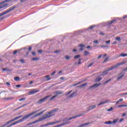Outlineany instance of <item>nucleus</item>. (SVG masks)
<instances>
[{
  "label": "nucleus",
  "mask_w": 127,
  "mask_h": 127,
  "mask_svg": "<svg viewBox=\"0 0 127 127\" xmlns=\"http://www.w3.org/2000/svg\"><path fill=\"white\" fill-rule=\"evenodd\" d=\"M125 63H126V62H123L120 63H118L115 65L112 66L107 68L106 70L102 72L101 74V76H105V75H107V74H108V73L109 72V71H112V70H114V69L117 68V67H119V66L123 65V64H125Z\"/></svg>",
  "instance_id": "1"
},
{
  "label": "nucleus",
  "mask_w": 127,
  "mask_h": 127,
  "mask_svg": "<svg viewBox=\"0 0 127 127\" xmlns=\"http://www.w3.org/2000/svg\"><path fill=\"white\" fill-rule=\"evenodd\" d=\"M17 6V5H14L13 6L8 8L5 11H4L1 13H0V16H3V15L7 14V13L10 12V11H12V10H14V9H15V8H16Z\"/></svg>",
  "instance_id": "2"
},
{
  "label": "nucleus",
  "mask_w": 127,
  "mask_h": 127,
  "mask_svg": "<svg viewBox=\"0 0 127 127\" xmlns=\"http://www.w3.org/2000/svg\"><path fill=\"white\" fill-rule=\"evenodd\" d=\"M40 111V110H38L37 111H34L27 115L24 116L22 119L23 120V121H26V120H28V119H29V117H31V116H33V115H34L35 114H37V113H38V112H39Z\"/></svg>",
  "instance_id": "3"
},
{
  "label": "nucleus",
  "mask_w": 127,
  "mask_h": 127,
  "mask_svg": "<svg viewBox=\"0 0 127 127\" xmlns=\"http://www.w3.org/2000/svg\"><path fill=\"white\" fill-rule=\"evenodd\" d=\"M51 95H48L46 96V97H44L43 98L39 100L37 103V104H42V103H44V102H45V101H46V100H48V99H49V98H50Z\"/></svg>",
  "instance_id": "4"
},
{
  "label": "nucleus",
  "mask_w": 127,
  "mask_h": 127,
  "mask_svg": "<svg viewBox=\"0 0 127 127\" xmlns=\"http://www.w3.org/2000/svg\"><path fill=\"white\" fill-rule=\"evenodd\" d=\"M22 122H24L23 118L10 124L7 127H12L13 126H15V125H17V124H19V123H22Z\"/></svg>",
  "instance_id": "5"
},
{
  "label": "nucleus",
  "mask_w": 127,
  "mask_h": 127,
  "mask_svg": "<svg viewBox=\"0 0 127 127\" xmlns=\"http://www.w3.org/2000/svg\"><path fill=\"white\" fill-rule=\"evenodd\" d=\"M5 7V8H7L8 7V4L5 3L4 1L0 3V8H3Z\"/></svg>",
  "instance_id": "6"
},
{
  "label": "nucleus",
  "mask_w": 127,
  "mask_h": 127,
  "mask_svg": "<svg viewBox=\"0 0 127 127\" xmlns=\"http://www.w3.org/2000/svg\"><path fill=\"white\" fill-rule=\"evenodd\" d=\"M118 122V119L114 120L113 122L108 121L104 122L105 125H113V124H116Z\"/></svg>",
  "instance_id": "7"
},
{
  "label": "nucleus",
  "mask_w": 127,
  "mask_h": 127,
  "mask_svg": "<svg viewBox=\"0 0 127 127\" xmlns=\"http://www.w3.org/2000/svg\"><path fill=\"white\" fill-rule=\"evenodd\" d=\"M84 114H79L77 115H75L74 116H72L71 117H69V120H74L75 119H77V118H79L80 117H82Z\"/></svg>",
  "instance_id": "8"
},
{
  "label": "nucleus",
  "mask_w": 127,
  "mask_h": 127,
  "mask_svg": "<svg viewBox=\"0 0 127 127\" xmlns=\"http://www.w3.org/2000/svg\"><path fill=\"white\" fill-rule=\"evenodd\" d=\"M53 115L48 116V114H45V115L43 116V117L41 118L42 121H44V120H46L48 119V118H51Z\"/></svg>",
  "instance_id": "9"
},
{
  "label": "nucleus",
  "mask_w": 127,
  "mask_h": 127,
  "mask_svg": "<svg viewBox=\"0 0 127 127\" xmlns=\"http://www.w3.org/2000/svg\"><path fill=\"white\" fill-rule=\"evenodd\" d=\"M38 92H39V90L34 89L33 91L29 92V95H33L36 94V93H38Z\"/></svg>",
  "instance_id": "10"
},
{
  "label": "nucleus",
  "mask_w": 127,
  "mask_h": 127,
  "mask_svg": "<svg viewBox=\"0 0 127 127\" xmlns=\"http://www.w3.org/2000/svg\"><path fill=\"white\" fill-rule=\"evenodd\" d=\"M95 108H96V105L90 106L87 108V112H90L91 110H94Z\"/></svg>",
  "instance_id": "11"
},
{
  "label": "nucleus",
  "mask_w": 127,
  "mask_h": 127,
  "mask_svg": "<svg viewBox=\"0 0 127 127\" xmlns=\"http://www.w3.org/2000/svg\"><path fill=\"white\" fill-rule=\"evenodd\" d=\"M101 85V83H95V84L90 86V89H92V88H97L99 87Z\"/></svg>",
  "instance_id": "12"
},
{
  "label": "nucleus",
  "mask_w": 127,
  "mask_h": 127,
  "mask_svg": "<svg viewBox=\"0 0 127 127\" xmlns=\"http://www.w3.org/2000/svg\"><path fill=\"white\" fill-rule=\"evenodd\" d=\"M109 101H106L105 102H101L99 104H98L97 106L98 107H100V106H102V105H105V104H107V103H109Z\"/></svg>",
  "instance_id": "13"
},
{
  "label": "nucleus",
  "mask_w": 127,
  "mask_h": 127,
  "mask_svg": "<svg viewBox=\"0 0 127 127\" xmlns=\"http://www.w3.org/2000/svg\"><path fill=\"white\" fill-rule=\"evenodd\" d=\"M75 95H76V93L75 92H73L71 94H70L69 96H68L67 98L68 99H70V98H74V97H75V96H76Z\"/></svg>",
  "instance_id": "14"
},
{
  "label": "nucleus",
  "mask_w": 127,
  "mask_h": 127,
  "mask_svg": "<svg viewBox=\"0 0 127 127\" xmlns=\"http://www.w3.org/2000/svg\"><path fill=\"white\" fill-rule=\"evenodd\" d=\"M63 91H62L61 90H58L55 92V94H56L57 95H61L63 94Z\"/></svg>",
  "instance_id": "15"
},
{
  "label": "nucleus",
  "mask_w": 127,
  "mask_h": 127,
  "mask_svg": "<svg viewBox=\"0 0 127 127\" xmlns=\"http://www.w3.org/2000/svg\"><path fill=\"white\" fill-rule=\"evenodd\" d=\"M87 85H88V83H83V84L78 86V88H82L83 87H85V86H87Z\"/></svg>",
  "instance_id": "16"
},
{
  "label": "nucleus",
  "mask_w": 127,
  "mask_h": 127,
  "mask_svg": "<svg viewBox=\"0 0 127 127\" xmlns=\"http://www.w3.org/2000/svg\"><path fill=\"white\" fill-rule=\"evenodd\" d=\"M127 54H121L119 56V57H127Z\"/></svg>",
  "instance_id": "17"
},
{
  "label": "nucleus",
  "mask_w": 127,
  "mask_h": 127,
  "mask_svg": "<svg viewBox=\"0 0 127 127\" xmlns=\"http://www.w3.org/2000/svg\"><path fill=\"white\" fill-rule=\"evenodd\" d=\"M89 54H90V53L87 51H85L83 52V55L84 56H87V55H89Z\"/></svg>",
  "instance_id": "18"
},
{
  "label": "nucleus",
  "mask_w": 127,
  "mask_h": 127,
  "mask_svg": "<svg viewBox=\"0 0 127 127\" xmlns=\"http://www.w3.org/2000/svg\"><path fill=\"white\" fill-rule=\"evenodd\" d=\"M9 124H10V121H9L7 122L5 124H4V125H2L0 127H5V126H7V125H8Z\"/></svg>",
  "instance_id": "19"
},
{
  "label": "nucleus",
  "mask_w": 127,
  "mask_h": 127,
  "mask_svg": "<svg viewBox=\"0 0 127 127\" xmlns=\"http://www.w3.org/2000/svg\"><path fill=\"white\" fill-rule=\"evenodd\" d=\"M116 20H117L116 19H114L112 20L111 21L108 22V24H109V25L112 24L114 23V22H115V21Z\"/></svg>",
  "instance_id": "20"
},
{
  "label": "nucleus",
  "mask_w": 127,
  "mask_h": 127,
  "mask_svg": "<svg viewBox=\"0 0 127 127\" xmlns=\"http://www.w3.org/2000/svg\"><path fill=\"white\" fill-rule=\"evenodd\" d=\"M16 120H18V116L15 117V118H14V119L10 120L9 121H10V123H12V122H14V121H16Z\"/></svg>",
  "instance_id": "21"
},
{
  "label": "nucleus",
  "mask_w": 127,
  "mask_h": 127,
  "mask_svg": "<svg viewBox=\"0 0 127 127\" xmlns=\"http://www.w3.org/2000/svg\"><path fill=\"white\" fill-rule=\"evenodd\" d=\"M88 125H89V123H84L82 125L78 126L77 127H85V126H88Z\"/></svg>",
  "instance_id": "22"
},
{
  "label": "nucleus",
  "mask_w": 127,
  "mask_h": 127,
  "mask_svg": "<svg viewBox=\"0 0 127 127\" xmlns=\"http://www.w3.org/2000/svg\"><path fill=\"white\" fill-rule=\"evenodd\" d=\"M2 70L3 71H6V72H10V71H11L10 69H9L8 68H2Z\"/></svg>",
  "instance_id": "23"
},
{
  "label": "nucleus",
  "mask_w": 127,
  "mask_h": 127,
  "mask_svg": "<svg viewBox=\"0 0 127 127\" xmlns=\"http://www.w3.org/2000/svg\"><path fill=\"white\" fill-rule=\"evenodd\" d=\"M14 81H16V82H18L19 81V77L18 76H15L14 77Z\"/></svg>",
  "instance_id": "24"
},
{
  "label": "nucleus",
  "mask_w": 127,
  "mask_h": 127,
  "mask_svg": "<svg viewBox=\"0 0 127 127\" xmlns=\"http://www.w3.org/2000/svg\"><path fill=\"white\" fill-rule=\"evenodd\" d=\"M39 122H42L41 118L35 121L34 122L35 124H37V123H39Z\"/></svg>",
  "instance_id": "25"
},
{
  "label": "nucleus",
  "mask_w": 127,
  "mask_h": 127,
  "mask_svg": "<svg viewBox=\"0 0 127 127\" xmlns=\"http://www.w3.org/2000/svg\"><path fill=\"white\" fill-rule=\"evenodd\" d=\"M80 57H81V55H77L76 56H74V59H78V58H80Z\"/></svg>",
  "instance_id": "26"
},
{
  "label": "nucleus",
  "mask_w": 127,
  "mask_h": 127,
  "mask_svg": "<svg viewBox=\"0 0 127 127\" xmlns=\"http://www.w3.org/2000/svg\"><path fill=\"white\" fill-rule=\"evenodd\" d=\"M102 78H99V77H97L95 79V82H100V81H101L102 80Z\"/></svg>",
  "instance_id": "27"
},
{
  "label": "nucleus",
  "mask_w": 127,
  "mask_h": 127,
  "mask_svg": "<svg viewBox=\"0 0 127 127\" xmlns=\"http://www.w3.org/2000/svg\"><path fill=\"white\" fill-rule=\"evenodd\" d=\"M7 17H8V16H5L2 17L1 18H0V21L1 20H3V19H5V18H7Z\"/></svg>",
  "instance_id": "28"
},
{
  "label": "nucleus",
  "mask_w": 127,
  "mask_h": 127,
  "mask_svg": "<svg viewBox=\"0 0 127 127\" xmlns=\"http://www.w3.org/2000/svg\"><path fill=\"white\" fill-rule=\"evenodd\" d=\"M39 60V59L38 58H33L32 59V61H38Z\"/></svg>",
  "instance_id": "29"
},
{
  "label": "nucleus",
  "mask_w": 127,
  "mask_h": 127,
  "mask_svg": "<svg viewBox=\"0 0 127 127\" xmlns=\"http://www.w3.org/2000/svg\"><path fill=\"white\" fill-rule=\"evenodd\" d=\"M99 47H102V48H108L109 47L106 45H99Z\"/></svg>",
  "instance_id": "30"
},
{
  "label": "nucleus",
  "mask_w": 127,
  "mask_h": 127,
  "mask_svg": "<svg viewBox=\"0 0 127 127\" xmlns=\"http://www.w3.org/2000/svg\"><path fill=\"white\" fill-rule=\"evenodd\" d=\"M125 76V73H123L121 76L117 78V81H119L120 79H122V77H124Z\"/></svg>",
  "instance_id": "31"
},
{
  "label": "nucleus",
  "mask_w": 127,
  "mask_h": 127,
  "mask_svg": "<svg viewBox=\"0 0 127 127\" xmlns=\"http://www.w3.org/2000/svg\"><path fill=\"white\" fill-rule=\"evenodd\" d=\"M52 111V112L53 113V114L54 113H55V112H57V111H58V108H56V109H53Z\"/></svg>",
  "instance_id": "32"
},
{
  "label": "nucleus",
  "mask_w": 127,
  "mask_h": 127,
  "mask_svg": "<svg viewBox=\"0 0 127 127\" xmlns=\"http://www.w3.org/2000/svg\"><path fill=\"white\" fill-rule=\"evenodd\" d=\"M94 64H95V63L93 62V63H91L90 64H89L88 65V68H90V67L93 66V65H94Z\"/></svg>",
  "instance_id": "33"
},
{
  "label": "nucleus",
  "mask_w": 127,
  "mask_h": 127,
  "mask_svg": "<svg viewBox=\"0 0 127 127\" xmlns=\"http://www.w3.org/2000/svg\"><path fill=\"white\" fill-rule=\"evenodd\" d=\"M46 78H47V81H50V80H51V78L49 77V75H46Z\"/></svg>",
  "instance_id": "34"
},
{
  "label": "nucleus",
  "mask_w": 127,
  "mask_h": 127,
  "mask_svg": "<svg viewBox=\"0 0 127 127\" xmlns=\"http://www.w3.org/2000/svg\"><path fill=\"white\" fill-rule=\"evenodd\" d=\"M57 123H58V122H54L52 123H49V126H50L51 125H54V124H56Z\"/></svg>",
  "instance_id": "35"
},
{
  "label": "nucleus",
  "mask_w": 127,
  "mask_h": 127,
  "mask_svg": "<svg viewBox=\"0 0 127 127\" xmlns=\"http://www.w3.org/2000/svg\"><path fill=\"white\" fill-rule=\"evenodd\" d=\"M111 81H112V79L110 78L109 80H107L106 81H105L104 84H107V83L111 82Z\"/></svg>",
  "instance_id": "36"
},
{
  "label": "nucleus",
  "mask_w": 127,
  "mask_h": 127,
  "mask_svg": "<svg viewBox=\"0 0 127 127\" xmlns=\"http://www.w3.org/2000/svg\"><path fill=\"white\" fill-rule=\"evenodd\" d=\"M20 50H15L13 52V55H15V54H16V53H17V52H19Z\"/></svg>",
  "instance_id": "37"
},
{
  "label": "nucleus",
  "mask_w": 127,
  "mask_h": 127,
  "mask_svg": "<svg viewBox=\"0 0 127 127\" xmlns=\"http://www.w3.org/2000/svg\"><path fill=\"white\" fill-rule=\"evenodd\" d=\"M26 98L24 97V98H21L19 100V102H21L22 101H24V100H26Z\"/></svg>",
  "instance_id": "38"
},
{
  "label": "nucleus",
  "mask_w": 127,
  "mask_h": 127,
  "mask_svg": "<svg viewBox=\"0 0 127 127\" xmlns=\"http://www.w3.org/2000/svg\"><path fill=\"white\" fill-rule=\"evenodd\" d=\"M65 58L66 60H69V59H70V58H71V57H69L68 56H65Z\"/></svg>",
  "instance_id": "39"
},
{
  "label": "nucleus",
  "mask_w": 127,
  "mask_h": 127,
  "mask_svg": "<svg viewBox=\"0 0 127 127\" xmlns=\"http://www.w3.org/2000/svg\"><path fill=\"white\" fill-rule=\"evenodd\" d=\"M57 97V95H55L54 96H53L52 98H50V101H52V100H53V99L56 98Z\"/></svg>",
  "instance_id": "40"
},
{
  "label": "nucleus",
  "mask_w": 127,
  "mask_h": 127,
  "mask_svg": "<svg viewBox=\"0 0 127 127\" xmlns=\"http://www.w3.org/2000/svg\"><path fill=\"white\" fill-rule=\"evenodd\" d=\"M95 26H96V25H95L91 26L90 27H89L88 28V29H92L94 28V27H95Z\"/></svg>",
  "instance_id": "41"
},
{
  "label": "nucleus",
  "mask_w": 127,
  "mask_h": 127,
  "mask_svg": "<svg viewBox=\"0 0 127 127\" xmlns=\"http://www.w3.org/2000/svg\"><path fill=\"white\" fill-rule=\"evenodd\" d=\"M38 116H40V113H38V114L35 115L33 118H32V119L36 118V117H38Z\"/></svg>",
  "instance_id": "42"
},
{
  "label": "nucleus",
  "mask_w": 127,
  "mask_h": 127,
  "mask_svg": "<svg viewBox=\"0 0 127 127\" xmlns=\"http://www.w3.org/2000/svg\"><path fill=\"white\" fill-rule=\"evenodd\" d=\"M116 40H118V41H119V42H121V37H118L116 38Z\"/></svg>",
  "instance_id": "43"
},
{
  "label": "nucleus",
  "mask_w": 127,
  "mask_h": 127,
  "mask_svg": "<svg viewBox=\"0 0 127 127\" xmlns=\"http://www.w3.org/2000/svg\"><path fill=\"white\" fill-rule=\"evenodd\" d=\"M93 43H95V44H99V41H98V40H94Z\"/></svg>",
  "instance_id": "44"
},
{
  "label": "nucleus",
  "mask_w": 127,
  "mask_h": 127,
  "mask_svg": "<svg viewBox=\"0 0 127 127\" xmlns=\"http://www.w3.org/2000/svg\"><path fill=\"white\" fill-rule=\"evenodd\" d=\"M19 62L22 63V64H24V63H25V61H24V60H22V59L20 60Z\"/></svg>",
  "instance_id": "45"
},
{
  "label": "nucleus",
  "mask_w": 127,
  "mask_h": 127,
  "mask_svg": "<svg viewBox=\"0 0 127 127\" xmlns=\"http://www.w3.org/2000/svg\"><path fill=\"white\" fill-rule=\"evenodd\" d=\"M85 45L83 44L78 45V47H85Z\"/></svg>",
  "instance_id": "46"
},
{
  "label": "nucleus",
  "mask_w": 127,
  "mask_h": 127,
  "mask_svg": "<svg viewBox=\"0 0 127 127\" xmlns=\"http://www.w3.org/2000/svg\"><path fill=\"white\" fill-rule=\"evenodd\" d=\"M108 60H109V58H106L105 60L103 62V63H105V62H107V61H108Z\"/></svg>",
  "instance_id": "47"
},
{
  "label": "nucleus",
  "mask_w": 127,
  "mask_h": 127,
  "mask_svg": "<svg viewBox=\"0 0 127 127\" xmlns=\"http://www.w3.org/2000/svg\"><path fill=\"white\" fill-rule=\"evenodd\" d=\"M113 107H111L110 109H109L107 110L108 112H111V111H113Z\"/></svg>",
  "instance_id": "48"
},
{
  "label": "nucleus",
  "mask_w": 127,
  "mask_h": 127,
  "mask_svg": "<svg viewBox=\"0 0 127 127\" xmlns=\"http://www.w3.org/2000/svg\"><path fill=\"white\" fill-rule=\"evenodd\" d=\"M34 122H31L30 124H28V126H31V125H34Z\"/></svg>",
  "instance_id": "49"
},
{
  "label": "nucleus",
  "mask_w": 127,
  "mask_h": 127,
  "mask_svg": "<svg viewBox=\"0 0 127 127\" xmlns=\"http://www.w3.org/2000/svg\"><path fill=\"white\" fill-rule=\"evenodd\" d=\"M64 121H71V119H70V118H66Z\"/></svg>",
  "instance_id": "50"
},
{
  "label": "nucleus",
  "mask_w": 127,
  "mask_h": 127,
  "mask_svg": "<svg viewBox=\"0 0 127 127\" xmlns=\"http://www.w3.org/2000/svg\"><path fill=\"white\" fill-rule=\"evenodd\" d=\"M87 49H91L92 48V47L91 46H88L86 47Z\"/></svg>",
  "instance_id": "51"
},
{
  "label": "nucleus",
  "mask_w": 127,
  "mask_h": 127,
  "mask_svg": "<svg viewBox=\"0 0 127 127\" xmlns=\"http://www.w3.org/2000/svg\"><path fill=\"white\" fill-rule=\"evenodd\" d=\"M45 111H46V110H44L43 111L41 112L40 113V115H42V114H43V113H44L45 112Z\"/></svg>",
  "instance_id": "52"
},
{
  "label": "nucleus",
  "mask_w": 127,
  "mask_h": 127,
  "mask_svg": "<svg viewBox=\"0 0 127 127\" xmlns=\"http://www.w3.org/2000/svg\"><path fill=\"white\" fill-rule=\"evenodd\" d=\"M45 111H46V110H44L43 111L41 112L40 113V115H42V114H43V113H44L45 112Z\"/></svg>",
  "instance_id": "53"
},
{
  "label": "nucleus",
  "mask_w": 127,
  "mask_h": 127,
  "mask_svg": "<svg viewBox=\"0 0 127 127\" xmlns=\"http://www.w3.org/2000/svg\"><path fill=\"white\" fill-rule=\"evenodd\" d=\"M12 0H5L4 1V2H8V1H11Z\"/></svg>",
  "instance_id": "54"
},
{
  "label": "nucleus",
  "mask_w": 127,
  "mask_h": 127,
  "mask_svg": "<svg viewBox=\"0 0 127 127\" xmlns=\"http://www.w3.org/2000/svg\"><path fill=\"white\" fill-rule=\"evenodd\" d=\"M4 100H11V98H4Z\"/></svg>",
  "instance_id": "55"
},
{
  "label": "nucleus",
  "mask_w": 127,
  "mask_h": 127,
  "mask_svg": "<svg viewBox=\"0 0 127 127\" xmlns=\"http://www.w3.org/2000/svg\"><path fill=\"white\" fill-rule=\"evenodd\" d=\"M55 73H56V71H53V72L51 73V75H52V76H53V75H55Z\"/></svg>",
  "instance_id": "56"
},
{
  "label": "nucleus",
  "mask_w": 127,
  "mask_h": 127,
  "mask_svg": "<svg viewBox=\"0 0 127 127\" xmlns=\"http://www.w3.org/2000/svg\"><path fill=\"white\" fill-rule=\"evenodd\" d=\"M111 43V40H108L106 42H105V43H107V44H109V43Z\"/></svg>",
  "instance_id": "57"
},
{
  "label": "nucleus",
  "mask_w": 127,
  "mask_h": 127,
  "mask_svg": "<svg viewBox=\"0 0 127 127\" xmlns=\"http://www.w3.org/2000/svg\"><path fill=\"white\" fill-rule=\"evenodd\" d=\"M16 88H20V87H21V85L20 84L16 85Z\"/></svg>",
  "instance_id": "58"
},
{
  "label": "nucleus",
  "mask_w": 127,
  "mask_h": 127,
  "mask_svg": "<svg viewBox=\"0 0 127 127\" xmlns=\"http://www.w3.org/2000/svg\"><path fill=\"white\" fill-rule=\"evenodd\" d=\"M100 35H105V33H103V32H100L99 33Z\"/></svg>",
  "instance_id": "59"
},
{
  "label": "nucleus",
  "mask_w": 127,
  "mask_h": 127,
  "mask_svg": "<svg viewBox=\"0 0 127 127\" xmlns=\"http://www.w3.org/2000/svg\"><path fill=\"white\" fill-rule=\"evenodd\" d=\"M26 106H27V104H24L23 105H22V107H26Z\"/></svg>",
  "instance_id": "60"
},
{
  "label": "nucleus",
  "mask_w": 127,
  "mask_h": 127,
  "mask_svg": "<svg viewBox=\"0 0 127 127\" xmlns=\"http://www.w3.org/2000/svg\"><path fill=\"white\" fill-rule=\"evenodd\" d=\"M51 114H53L52 110L48 113V115H51Z\"/></svg>",
  "instance_id": "61"
},
{
  "label": "nucleus",
  "mask_w": 127,
  "mask_h": 127,
  "mask_svg": "<svg viewBox=\"0 0 127 127\" xmlns=\"http://www.w3.org/2000/svg\"><path fill=\"white\" fill-rule=\"evenodd\" d=\"M38 53H42V50H39L38 51Z\"/></svg>",
  "instance_id": "62"
},
{
  "label": "nucleus",
  "mask_w": 127,
  "mask_h": 127,
  "mask_svg": "<svg viewBox=\"0 0 127 127\" xmlns=\"http://www.w3.org/2000/svg\"><path fill=\"white\" fill-rule=\"evenodd\" d=\"M102 58V54L100 55L98 57V59H100V58Z\"/></svg>",
  "instance_id": "63"
},
{
  "label": "nucleus",
  "mask_w": 127,
  "mask_h": 127,
  "mask_svg": "<svg viewBox=\"0 0 127 127\" xmlns=\"http://www.w3.org/2000/svg\"><path fill=\"white\" fill-rule=\"evenodd\" d=\"M123 71H127V67H126L125 68H124V69H123Z\"/></svg>",
  "instance_id": "64"
}]
</instances>
